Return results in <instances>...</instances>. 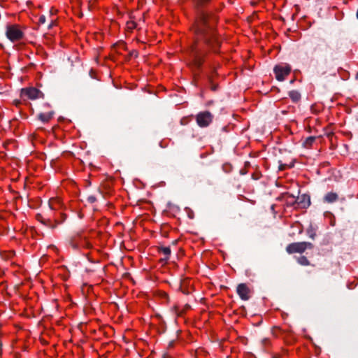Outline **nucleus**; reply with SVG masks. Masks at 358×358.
<instances>
[{
	"label": "nucleus",
	"instance_id": "obj_1",
	"mask_svg": "<svg viewBox=\"0 0 358 358\" xmlns=\"http://www.w3.org/2000/svg\"><path fill=\"white\" fill-rule=\"evenodd\" d=\"M210 1V0H195L196 8V33L206 45L216 52L220 45V42L216 36L215 30L217 18L212 13L201 8L205 3Z\"/></svg>",
	"mask_w": 358,
	"mask_h": 358
},
{
	"label": "nucleus",
	"instance_id": "obj_2",
	"mask_svg": "<svg viewBox=\"0 0 358 358\" xmlns=\"http://www.w3.org/2000/svg\"><path fill=\"white\" fill-rule=\"evenodd\" d=\"M25 27L19 24H8L6 27L5 34L12 43L22 41L25 36Z\"/></svg>",
	"mask_w": 358,
	"mask_h": 358
},
{
	"label": "nucleus",
	"instance_id": "obj_3",
	"mask_svg": "<svg viewBox=\"0 0 358 358\" xmlns=\"http://www.w3.org/2000/svg\"><path fill=\"white\" fill-rule=\"evenodd\" d=\"M313 244L310 242H296L287 245L286 252L288 254L303 253L307 249H313Z\"/></svg>",
	"mask_w": 358,
	"mask_h": 358
},
{
	"label": "nucleus",
	"instance_id": "obj_4",
	"mask_svg": "<svg viewBox=\"0 0 358 358\" xmlns=\"http://www.w3.org/2000/svg\"><path fill=\"white\" fill-rule=\"evenodd\" d=\"M275 78L278 81L285 80V76L291 72V67L288 64L276 65L273 69Z\"/></svg>",
	"mask_w": 358,
	"mask_h": 358
},
{
	"label": "nucleus",
	"instance_id": "obj_5",
	"mask_svg": "<svg viewBox=\"0 0 358 358\" xmlns=\"http://www.w3.org/2000/svg\"><path fill=\"white\" fill-rule=\"evenodd\" d=\"M21 94L31 100L43 97V92L35 87L22 88L21 90Z\"/></svg>",
	"mask_w": 358,
	"mask_h": 358
},
{
	"label": "nucleus",
	"instance_id": "obj_6",
	"mask_svg": "<svg viewBox=\"0 0 358 358\" xmlns=\"http://www.w3.org/2000/svg\"><path fill=\"white\" fill-rule=\"evenodd\" d=\"M212 120L213 115L208 111L201 112L196 115V122L201 127L208 126Z\"/></svg>",
	"mask_w": 358,
	"mask_h": 358
},
{
	"label": "nucleus",
	"instance_id": "obj_7",
	"mask_svg": "<svg viewBox=\"0 0 358 358\" xmlns=\"http://www.w3.org/2000/svg\"><path fill=\"white\" fill-rule=\"evenodd\" d=\"M180 292H182L185 295H189L192 293L193 285L191 283V280L189 278H182L180 276Z\"/></svg>",
	"mask_w": 358,
	"mask_h": 358
},
{
	"label": "nucleus",
	"instance_id": "obj_8",
	"mask_svg": "<svg viewBox=\"0 0 358 358\" xmlns=\"http://www.w3.org/2000/svg\"><path fill=\"white\" fill-rule=\"evenodd\" d=\"M236 292L240 298L243 301H248L250 299V290L249 287L245 283H240L237 285Z\"/></svg>",
	"mask_w": 358,
	"mask_h": 358
},
{
	"label": "nucleus",
	"instance_id": "obj_9",
	"mask_svg": "<svg viewBox=\"0 0 358 358\" xmlns=\"http://www.w3.org/2000/svg\"><path fill=\"white\" fill-rule=\"evenodd\" d=\"M295 203L301 208H307L310 205V197L307 194H303L297 196Z\"/></svg>",
	"mask_w": 358,
	"mask_h": 358
},
{
	"label": "nucleus",
	"instance_id": "obj_10",
	"mask_svg": "<svg viewBox=\"0 0 358 358\" xmlns=\"http://www.w3.org/2000/svg\"><path fill=\"white\" fill-rule=\"evenodd\" d=\"M339 199V196L337 193L329 192L327 193L323 197V202L327 203H332L337 201Z\"/></svg>",
	"mask_w": 358,
	"mask_h": 358
},
{
	"label": "nucleus",
	"instance_id": "obj_11",
	"mask_svg": "<svg viewBox=\"0 0 358 358\" xmlns=\"http://www.w3.org/2000/svg\"><path fill=\"white\" fill-rule=\"evenodd\" d=\"M54 114L55 113L53 110H49L48 112L39 113L38 117L42 122L47 123L52 119Z\"/></svg>",
	"mask_w": 358,
	"mask_h": 358
},
{
	"label": "nucleus",
	"instance_id": "obj_12",
	"mask_svg": "<svg viewBox=\"0 0 358 358\" xmlns=\"http://www.w3.org/2000/svg\"><path fill=\"white\" fill-rule=\"evenodd\" d=\"M193 54L195 65L199 67L203 62V57L204 54L202 52L199 51L197 49L194 50Z\"/></svg>",
	"mask_w": 358,
	"mask_h": 358
},
{
	"label": "nucleus",
	"instance_id": "obj_13",
	"mask_svg": "<svg viewBox=\"0 0 358 358\" xmlns=\"http://www.w3.org/2000/svg\"><path fill=\"white\" fill-rule=\"evenodd\" d=\"M289 96L294 103H297L301 100V94L296 90H292L289 92Z\"/></svg>",
	"mask_w": 358,
	"mask_h": 358
},
{
	"label": "nucleus",
	"instance_id": "obj_14",
	"mask_svg": "<svg viewBox=\"0 0 358 358\" xmlns=\"http://www.w3.org/2000/svg\"><path fill=\"white\" fill-rule=\"evenodd\" d=\"M297 262L301 266H309L310 261L305 256H300L296 259Z\"/></svg>",
	"mask_w": 358,
	"mask_h": 358
},
{
	"label": "nucleus",
	"instance_id": "obj_15",
	"mask_svg": "<svg viewBox=\"0 0 358 358\" xmlns=\"http://www.w3.org/2000/svg\"><path fill=\"white\" fill-rule=\"evenodd\" d=\"M307 234H308V237L310 238L311 239L315 238L316 234H315V229H313V227L312 226H310V227L307 229Z\"/></svg>",
	"mask_w": 358,
	"mask_h": 358
},
{
	"label": "nucleus",
	"instance_id": "obj_16",
	"mask_svg": "<svg viewBox=\"0 0 358 358\" xmlns=\"http://www.w3.org/2000/svg\"><path fill=\"white\" fill-rule=\"evenodd\" d=\"M136 27V24L135 22H134V21H129V22H127V29L128 30L131 31V30L134 29Z\"/></svg>",
	"mask_w": 358,
	"mask_h": 358
},
{
	"label": "nucleus",
	"instance_id": "obj_17",
	"mask_svg": "<svg viewBox=\"0 0 358 358\" xmlns=\"http://www.w3.org/2000/svg\"><path fill=\"white\" fill-rule=\"evenodd\" d=\"M315 141V136H309L306 139L305 144L308 146H310Z\"/></svg>",
	"mask_w": 358,
	"mask_h": 358
},
{
	"label": "nucleus",
	"instance_id": "obj_18",
	"mask_svg": "<svg viewBox=\"0 0 358 358\" xmlns=\"http://www.w3.org/2000/svg\"><path fill=\"white\" fill-rule=\"evenodd\" d=\"M80 245L82 247H84V248H87V249L92 248V244L88 241H87V240L81 241Z\"/></svg>",
	"mask_w": 358,
	"mask_h": 358
},
{
	"label": "nucleus",
	"instance_id": "obj_19",
	"mask_svg": "<svg viewBox=\"0 0 358 358\" xmlns=\"http://www.w3.org/2000/svg\"><path fill=\"white\" fill-rule=\"evenodd\" d=\"M193 300H194L193 296H190L188 297L187 302L185 304V310L191 308V305L189 304V303L191 301H192Z\"/></svg>",
	"mask_w": 358,
	"mask_h": 358
},
{
	"label": "nucleus",
	"instance_id": "obj_20",
	"mask_svg": "<svg viewBox=\"0 0 358 358\" xmlns=\"http://www.w3.org/2000/svg\"><path fill=\"white\" fill-rule=\"evenodd\" d=\"M162 251L166 256H168L171 254V250L169 248H167V247L163 248L162 249Z\"/></svg>",
	"mask_w": 358,
	"mask_h": 358
},
{
	"label": "nucleus",
	"instance_id": "obj_21",
	"mask_svg": "<svg viewBox=\"0 0 358 358\" xmlns=\"http://www.w3.org/2000/svg\"><path fill=\"white\" fill-rule=\"evenodd\" d=\"M288 166L285 164H282L280 161H279V166H278V169L280 171H283L286 169V167H287Z\"/></svg>",
	"mask_w": 358,
	"mask_h": 358
},
{
	"label": "nucleus",
	"instance_id": "obj_22",
	"mask_svg": "<svg viewBox=\"0 0 358 358\" xmlns=\"http://www.w3.org/2000/svg\"><path fill=\"white\" fill-rule=\"evenodd\" d=\"M187 215H188V217H189L190 219L194 218V213H193V211H192V210H188Z\"/></svg>",
	"mask_w": 358,
	"mask_h": 358
},
{
	"label": "nucleus",
	"instance_id": "obj_23",
	"mask_svg": "<svg viewBox=\"0 0 358 358\" xmlns=\"http://www.w3.org/2000/svg\"><path fill=\"white\" fill-rule=\"evenodd\" d=\"M45 16L42 15L39 17V22L41 23V24H43L45 23Z\"/></svg>",
	"mask_w": 358,
	"mask_h": 358
},
{
	"label": "nucleus",
	"instance_id": "obj_24",
	"mask_svg": "<svg viewBox=\"0 0 358 358\" xmlns=\"http://www.w3.org/2000/svg\"><path fill=\"white\" fill-rule=\"evenodd\" d=\"M262 345H266L268 343V339L264 338V339H262Z\"/></svg>",
	"mask_w": 358,
	"mask_h": 358
},
{
	"label": "nucleus",
	"instance_id": "obj_25",
	"mask_svg": "<svg viewBox=\"0 0 358 358\" xmlns=\"http://www.w3.org/2000/svg\"><path fill=\"white\" fill-rule=\"evenodd\" d=\"M2 356V343L0 341V358H1Z\"/></svg>",
	"mask_w": 358,
	"mask_h": 358
},
{
	"label": "nucleus",
	"instance_id": "obj_26",
	"mask_svg": "<svg viewBox=\"0 0 358 358\" xmlns=\"http://www.w3.org/2000/svg\"><path fill=\"white\" fill-rule=\"evenodd\" d=\"M186 102H187V101H183V100L182 99V97L180 96V105H181V104H182V103H186Z\"/></svg>",
	"mask_w": 358,
	"mask_h": 358
},
{
	"label": "nucleus",
	"instance_id": "obj_27",
	"mask_svg": "<svg viewBox=\"0 0 358 358\" xmlns=\"http://www.w3.org/2000/svg\"><path fill=\"white\" fill-rule=\"evenodd\" d=\"M216 89H217V86H213V87H212V90H213V91H215V90H216Z\"/></svg>",
	"mask_w": 358,
	"mask_h": 358
},
{
	"label": "nucleus",
	"instance_id": "obj_28",
	"mask_svg": "<svg viewBox=\"0 0 358 358\" xmlns=\"http://www.w3.org/2000/svg\"><path fill=\"white\" fill-rule=\"evenodd\" d=\"M72 247H73V248H78V246H77V245H73V244L72 245Z\"/></svg>",
	"mask_w": 358,
	"mask_h": 358
},
{
	"label": "nucleus",
	"instance_id": "obj_29",
	"mask_svg": "<svg viewBox=\"0 0 358 358\" xmlns=\"http://www.w3.org/2000/svg\"><path fill=\"white\" fill-rule=\"evenodd\" d=\"M19 103H20V101H15V105H16V106H17Z\"/></svg>",
	"mask_w": 358,
	"mask_h": 358
},
{
	"label": "nucleus",
	"instance_id": "obj_30",
	"mask_svg": "<svg viewBox=\"0 0 358 358\" xmlns=\"http://www.w3.org/2000/svg\"><path fill=\"white\" fill-rule=\"evenodd\" d=\"M180 256H181L182 254H183V251H182V250L181 248H180Z\"/></svg>",
	"mask_w": 358,
	"mask_h": 358
},
{
	"label": "nucleus",
	"instance_id": "obj_31",
	"mask_svg": "<svg viewBox=\"0 0 358 358\" xmlns=\"http://www.w3.org/2000/svg\"><path fill=\"white\" fill-rule=\"evenodd\" d=\"M317 46L313 47V52L316 51Z\"/></svg>",
	"mask_w": 358,
	"mask_h": 358
},
{
	"label": "nucleus",
	"instance_id": "obj_32",
	"mask_svg": "<svg viewBox=\"0 0 358 358\" xmlns=\"http://www.w3.org/2000/svg\"><path fill=\"white\" fill-rule=\"evenodd\" d=\"M356 16H357V18L358 19V8H357V10Z\"/></svg>",
	"mask_w": 358,
	"mask_h": 358
},
{
	"label": "nucleus",
	"instance_id": "obj_33",
	"mask_svg": "<svg viewBox=\"0 0 358 358\" xmlns=\"http://www.w3.org/2000/svg\"><path fill=\"white\" fill-rule=\"evenodd\" d=\"M356 79H358V73H357V74L356 75Z\"/></svg>",
	"mask_w": 358,
	"mask_h": 358
},
{
	"label": "nucleus",
	"instance_id": "obj_34",
	"mask_svg": "<svg viewBox=\"0 0 358 358\" xmlns=\"http://www.w3.org/2000/svg\"><path fill=\"white\" fill-rule=\"evenodd\" d=\"M182 90H184V89H183L182 87H180V92H181Z\"/></svg>",
	"mask_w": 358,
	"mask_h": 358
},
{
	"label": "nucleus",
	"instance_id": "obj_35",
	"mask_svg": "<svg viewBox=\"0 0 358 358\" xmlns=\"http://www.w3.org/2000/svg\"><path fill=\"white\" fill-rule=\"evenodd\" d=\"M182 311H183V310H180V315H182Z\"/></svg>",
	"mask_w": 358,
	"mask_h": 358
},
{
	"label": "nucleus",
	"instance_id": "obj_36",
	"mask_svg": "<svg viewBox=\"0 0 358 358\" xmlns=\"http://www.w3.org/2000/svg\"><path fill=\"white\" fill-rule=\"evenodd\" d=\"M293 82H294L293 80H290V83H293Z\"/></svg>",
	"mask_w": 358,
	"mask_h": 358
}]
</instances>
